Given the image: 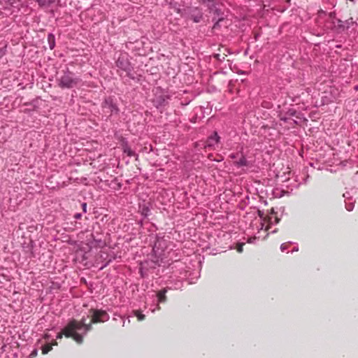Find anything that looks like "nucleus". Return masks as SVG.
<instances>
[{
  "label": "nucleus",
  "instance_id": "obj_1",
  "mask_svg": "<svg viewBox=\"0 0 358 358\" xmlns=\"http://www.w3.org/2000/svg\"><path fill=\"white\" fill-rule=\"evenodd\" d=\"M92 315L90 324H87L84 318L80 321L72 320L61 332L57 334L56 338L61 339L63 335H64L67 338H73L79 344L82 343L84 336L92 329V323L104 322L109 320V315L105 310H92Z\"/></svg>",
  "mask_w": 358,
  "mask_h": 358
},
{
  "label": "nucleus",
  "instance_id": "obj_2",
  "mask_svg": "<svg viewBox=\"0 0 358 358\" xmlns=\"http://www.w3.org/2000/svg\"><path fill=\"white\" fill-rule=\"evenodd\" d=\"M59 87L62 88H72L79 82V79L75 78L73 74L69 71L66 72L58 80Z\"/></svg>",
  "mask_w": 358,
  "mask_h": 358
},
{
  "label": "nucleus",
  "instance_id": "obj_3",
  "mask_svg": "<svg viewBox=\"0 0 358 358\" xmlns=\"http://www.w3.org/2000/svg\"><path fill=\"white\" fill-rule=\"evenodd\" d=\"M278 222L279 219L277 216L272 214L267 219L264 218V220L260 216L259 220H255V224H259L260 228H258L259 231L263 229L264 227H265V231H267L271 227V225L276 224Z\"/></svg>",
  "mask_w": 358,
  "mask_h": 358
},
{
  "label": "nucleus",
  "instance_id": "obj_4",
  "mask_svg": "<svg viewBox=\"0 0 358 358\" xmlns=\"http://www.w3.org/2000/svg\"><path fill=\"white\" fill-rule=\"evenodd\" d=\"M169 99L170 96L167 92L162 91L160 88H157L155 94V98L153 99V103L157 108H159V107L164 106L167 100Z\"/></svg>",
  "mask_w": 358,
  "mask_h": 358
},
{
  "label": "nucleus",
  "instance_id": "obj_5",
  "mask_svg": "<svg viewBox=\"0 0 358 358\" xmlns=\"http://www.w3.org/2000/svg\"><path fill=\"white\" fill-rule=\"evenodd\" d=\"M167 292V288H164L161 291L158 292L157 294L152 293L151 296L148 294V297L151 298L153 301L157 300V306L154 308H152V306L150 307V310L152 313H155L157 310H159L160 307L159 306V303H164L166 300V293Z\"/></svg>",
  "mask_w": 358,
  "mask_h": 358
},
{
  "label": "nucleus",
  "instance_id": "obj_6",
  "mask_svg": "<svg viewBox=\"0 0 358 358\" xmlns=\"http://www.w3.org/2000/svg\"><path fill=\"white\" fill-rule=\"evenodd\" d=\"M116 65L118 68L129 73L131 70L130 63L128 59V55L126 53L122 54L116 61ZM129 75V73H128Z\"/></svg>",
  "mask_w": 358,
  "mask_h": 358
},
{
  "label": "nucleus",
  "instance_id": "obj_7",
  "mask_svg": "<svg viewBox=\"0 0 358 358\" xmlns=\"http://www.w3.org/2000/svg\"><path fill=\"white\" fill-rule=\"evenodd\" d=\"M329 93H330L329 97L325 94L322 96V104H326V103H328L329 102H333L335 100H336L337 96L338 95V90L336 89L335 87H330Z\"/></svg>",
  "mask_w": 358,
  "mask_h": 358
},
{
  "label": "nucleus",
  "instance_id": "obj_8",
  "mask_svg": "<svg viewBox=\"0 0 358 358\" xmlns=\"http://www.w3.org/2000/svg\"><path fill=\"white\" fill-rule=\"evenodd\" d=\"M220 137L217 132H214L206 141V147H214L219 142Z\"/></svg>",
  "mask_w": 358,
  "mask_h": 358
},
{
  "label": "nucleus",
  "instance_id": "obj_9",
  "mask_svg": "<svg viewBox=\"0 0 358 358\" xmlns=\"http://www.w3.org/2000/svg\"><path fill=\"white\" fill-rule=\"evenodd\" d=\"M335 29L338 31H343L346 29L345 21H342L339 19H335L333 22Z\"/></svg>",
  "mask_w": 358,
  "mask_h": 358
},
{
  "label": "nucleus",
  "instance_id": "obj_10",
  "mask_svg": "<svg viewBox=\"0 0 358 358\" xmlns=\"http://www.w3.org/2000/svg\"><path fill=\"white\" fill-rule=\"evenodd\" d=\"M52 345H57L56 341H52L51 343H48L42 347V353L45 355L48 353L52 348Z\"/></svg>",
  "mask_w": 358,
  "mask_h": 358
},
{
  "label": "nucleus",
  "instance_id": "obj_11",
  "mask_svg": "<svg viewBox=\"0 0 358 358\" xmlns=\"http://www.w3.org/2000/svg\"><path fill=\"white\" fill-rule=\"evenodd\" d=\"M123 148V152L124 153H126L128 156L129 157H132V156H134L135 155V152L134 151H132V150L131 149V148L128 145V144L127 143H124L122 145Z\"/></svg>",
  "mask_w": 358,
  "mask_h": 358
},
{
  "label": "nucleus",
  "instance_id": "obj_12",
  "mask_svg": "<svg viewBox=\"0 0 358 358\" xmlns=\"http://www.w3.org/2000/svg\"><path fill=\"white\" fill-rule=\"evenodd\" d=\"M48 41L49 44V47L51 50H52L55 46V36L52 34H49L48 36Z\"/></svg>",
  "mask_w": 358,
  "mask_h": 358
},
{
  "label": "nucleus",
  "instance_id": "obj_13",
  "mask_svg": "<svg viewBox=\"0 0 358 358\" xmlns=\"http://www.w3.org/2000/svg\"><path fill=\"white\" fill-rule=\"evenodd\" d=\"M236 163L238 166H244L248 165V161L245 157L240 158Z\"/></svg>",
  "mask_w": 358,
  "mask_h": 358
},
{
  "label": "nucleus",
  "instance_id": "obj_14",
  "mask_svg": "<svg viewBox=\"0 0 358 358\" xmlns=\"http://www.w3.org/2000/svg\"><path fill=\"white\" fill-rule=\"evenodd\" d=\"M345 208H346L347 210H348V211L352 210V209L354 208L355 201L352 200L345 201Z\"/></svg>",
  "mask_w": 358,
  "mask_h": 358
},
{
  "label": "nucleus",
  "instance_id": "obj_15",
  "mask_svg": "<svg viewBox=\"0 0 358 358\" xmlns=\"http://www.w3.org/2000/svg\"><path fill=\"white\" fill-rule=\"evenodd\" d=\"M55 0H36V1L38 3L40 6H48L53 2H55Z\"/></svg>",
  "mask_w": 358,
  "mask_h": 358
},
{
  "label": "nucleus",
  "instance_id": "obj_16",
  "mask_svg": "<svg viewBox=\"0 0 358 358\" xmlns=\"http://www.w3.org/2000/svg\"><path fill=\"white\" fill-rule=\"evenodd\" d=\"M134 314L137 317L138 321H142L145 319V315L142 314L140 310H134Z\"/></svg>",
  "mask_w": 358,
  "mask_h": 358
},
{
  "label": "nucleus",
  "instance_id": "obj_17",
  "mask_svg": "<svg viewBox=\"0 0 358 358\" xmlns=\"http://www.w3.org/2000/svg\"><path fill=\"white\" fill-rule=\"evenodd\" d=\"M355 22L353 21V19L351 17L345 21V24L346 29H349L351 26H352Z\"/></svg>",
  "mask_w": 358,
  "mask_h": 358
},
{
  "label": "nucleus",
  "instance_id": "obj_18",
  "mask_svg": "<svg viewBox=\"0 0 358 358\" xmlns=\"http://www.w3.org/2000/svg\"><path fill=\"white\" fill-rule=\"evenodd\" d=\"M343 197L345 198V201H351V200H352L350 192L344 193L343 194Z\"/></svg>",
  "mask_w": 358,
  "mask_h": 358
},
{
  "label": "nucleus",
  "instance_id": "obj_19",
  "mask_svg": "<svg viewBox=\"0 0 358 358\" xmlns=\"http://www.w3.org/2000/svg\"><path fill=\"white\" fill-rule=\"evenodd\" d=\"M245 243H238L237 247H236V250L238 252H243V247Z\"/></svg>",
  "mask_w": 358,
  "mask_h": 358
},
{
  "label": "nucleus",
  "instance_id": "obj_20",
  "mask_svg": "<svg viewBox=\"0 0 358 358\" xmlns=\"http://www.w3.org/2000/svg\"><path fill=\"white\" fill-rule=\"evenodd\" d=\"M287 247H288V244L287 243H282L280 245V250L282 252H285L287 249Z\"/></svg>",
  "mask_w": 358,
  "mask_h": 358
},
{
  "label": "nucleus",
  "instance_id": "obj_21",
  "mask_svg": "<svg viewBox=\"0 0 358 358\" xmlns=\"http://www.w3.org/2000/svg\"><path fill=\"white\" fill-rule=\"evenodd\" d=\"M6 46L0 48V58H1L6 54Z\"/></svg>",
  "mask_w": 358,
  "mask_h": 358
},
{
  "label": "nucleus",
  "instance_id": "obj_22",
  "mask_svg": "<svg viewBox=\"0 0 358 358\" xmlns=\"http://www.w3.org/2000/svg\"><path fill=\"white\" fill-rule=\"evenodd\" d=\"M38 355V350L36 349H34L30 354V357L34 358L36 357Z\"/></svg>",
  "mask_w": 358,
  "mask_h": 358
},
{
  "label": "nucleus",
  "instance_id": "obj_23",
  "mask_svg": "<svg viewBox=\"0 0 358 358\" xmlns=\"http://www.w3.org/2000/svg\"><path fill=\"white\" fill-rule=\"evenodd\" d=\"M201 19V15H196L193 17V20L195 22H199Z\"/></svg>",
  "mask_w": 358,
  "mask_h": 358
},
{
  "label": "nucleus",
  "instance_id": "obj_24",
  "mask_svg": "<svg viewBox=\"0 0 358 358\" xmlns=\"http://www.w3.org/2000/svg\"><path fill=\"white\" fill-rule=\"evenodd\" d=\"M256 240V237H250L248 239V242L250 243H253Z\"/></svg>",
  "mask_w": 358,
  "mask_h": 358
},
{
  "label": "nucleus",
  "instance_id": "obj_25",
  "mask_svg": "<svg viewBox=\"0 0 358 358\" xmlns=\"http://www.w3.org/2000/svg\"><path fill=\"white\" fill-rule=\"evenodd\" d=\"M148 210H148V208H143V209L142 214H143V215H144V216H145V217H146V216L148 215V213H147L148 212Z\"/></svg>",
  "mask_w": 358,
  "mask_h": 358
},
{
  "label": "nucleus",
  "instance_id": "obj_26",
  "mask_svg": "<svg viewBox=\"0 0 358 358\" xmlns=\"http://www.w3.org/2000/svg\"><path fill=\"white\" fill-rule=\"evenodd\" d=\"M51 338V335L48 333H45V335H44V338L45 340H49L50 338Z\"/></svg>",
  "mask_w": 358,
  "mask_h": 358
},
{
  "label": "nucleus",
  "instance_id": "obj_27",
  "mask_svg": "<svg viewBox=\"0 0 358 358\" xmlns=\"http://www.w3.org/2000/svg\"><path fill=\"white\" fill-rule=\"evenodd\" d=\"M81 214L80 213H76L75 215H74V218L76 219V220H78L81 217Z\"/></svg>",
  "mask_w": 358,
  "mask_h": 358
},
{
  "label": "nucleus",
  "instance_id": "obj_28",
  "mask_svg": "<svg viewBox=\"0 0 358 358\" xmlns=\"http://www.w3.org/2000/svg\"><path fill=\"white\" fill-rule=\"evenodd\" d=\"M82 207H83V210L84 212H86V209H87V203H83L82 204Z\"/></svg>",
  "mask_w": 358,
  "mask_h": 358
},
{
  "label": "nucleus",
  "instance_id": "obj_29",
  "mask_svg": "<svg viewBox=\"0 0 358 358\" xmlns=\"http://www.w3.org/2000/svg\"><path fill=\"white\" fill-rule=\"evenodd\" d=\"M112 107H113V109L111 110L112 112L113 111V110H115L116 111L117 110V108L115 106H112Z\"/></svg>",
  "mask_w": 358,
  "mask_h": 358
},
{
  "label": "nucleus",
  "instance_id": "obj_30",
  "mask_svg": "<svg viewBox=\"0 0 358 358\" xmlns=\"http://www.w3.org/2000/svg\"><path fill=\"white\" fill-rule=\"evenodd\" d=\"M157 248V243L155 244V246L153 247V250L155 251V249Z\"/></svg>",
  "mask_w": 358,
  "mask_h": 358
},
{
  "label": "nucleus",
  "instance_id": "obj_31",
  "mask_svg": "<svg viewBox=\"0 0 358 358\" xmlns=\"http://www.w3.org/2000/svg\"><path fill=\"white\" fill-rule=\"evenodd\" d=\"M140 270H141V276H143V271H142V267L140 268Z\"/></svg>",
  "mask_w": 358,
  "mask_h": 358
},
{
  "label": "nucleus",
  "instance_id": "obj_32",
  "mask_svg": "<svg viewBox=\"0 0 358 358\" xmlns=\"http://www.w3.org/2000/svg\"><path fill=\"white\" fill-rule=\"evenodd\" d=\"M218 24V22H217L215 24H214V28L216 27V26Z\"/></svg>",
  "mask_w": 358,
  "mask_h": 358
},
{
  "label": "nucleus",
  "instance_id": "obj_33",
  "mask_svg": "<svg viewBox=\"0 0 358 358\" xmlns=\"http://www.w3.org/2000/svg\"><path fill=\"white\" fill-rule=\"evenodd\" d=\"M298 250V248H295L292 251H297Z\"/></svg>",
  "mask_w": 358,
  "mask_h": 358
},
{
  "label": "nucleus",
  "instance_id": "obj_34",
  "mask_svg": "<svg viewBox=\"0 0 358 358\" xmlns=\"http://www.w3.org/2000/svg\"><path fill=\"white\" fill-rule=\"evenodd\" d=\"M146 303H148V298L146 299Z\"/></svg>",
  "mask_w": 358,
  "mask_h": 358
},
{
  "label": "nucleus",
  "instance_id": "obj_35",
  "mask_svg": "<svg viewBox=\"0 0 358 358\" xmlns=\"http://www.w3.org/2000/svg\"><path fill=\"white\" fill-rule=\"evenodd\" d=\"M30 358H32V357H30Z\"/></svg>",
  "mask_w": 358,
  "mask_h": 358
}]
</instances>
